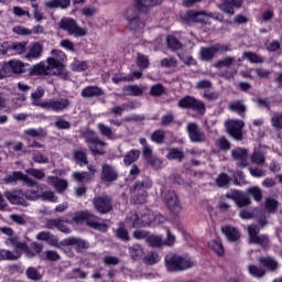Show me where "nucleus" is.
I'll list each match as a JSON object with an SVG mask.
<instances>
[{"label": "nucleus", "mask_w": 282, "mask_h": 282, "mask_svg": "<svg viewBox=\"0 0 282 282\" xmlns=\"http://www.w3.org/2000/svg\"><path fill=\"white\" fill-rule=\"evenodd\" d=\"M166 41H167V47L169 50H172V52H177V50H182V42H180L177 37L173 35H169L166 37Z\"/></svg>", "instance_id": "nucleus-48"}, {"label": "nucleus", "mask_w": 282, "mask_h": 282, "mask_svg": "<svg viewBox=\"0 0 282 282\" xmlns=\"http://www.w3.org/2000/svg\"><path fill=\"white\" fill-rule=\"evenodd\" d=\"M73 220L76 224H83L85 221L88 228H93V230H98L99 232H107L109 230L107 224L100 223V218L87 209L75 213Z\"/></svg>", "instance_id": "nucleus-6"}, {"label": "nucleus", "mask_w": 282, "mask_h": 282, "mask_svg": "<svg viewBox=\"0 0 282 282\" xmlns=\"http://www.w3.org/2000/svg\"><path fill=\"white\" fill-rule=\"evenodd\" d=\"M223 235H225L227 241L230 243H237L239 239H241V234H239V229L232 227V226H225L221 228Z\"/></svg>", "instance_id": "nucleus-27"}, {"label": "nucleus", "mask_w": 282, "mask_h": 282, "mask_svg": "<svg viewBox=\"0 0 282 282\" xmlns=\"http://www.w3.org/2000/svg\"><path fill=\"white\" fill-rule=\"evenodd\" d=\"M147 243L151 248H162V246H164V240L162 239V236L151 235L147 237Z\"/></svg>", "instance_id": "nucleus-43"}, {"label": "nucleus", "mask_w": 282, "mask_h": 282, "mask_svg": "<svg viewBox=\"0 0 282 282\" xmlns=\"http://www.w3.org/2000/svg\"><path fill=\"white\" fill-rule=\"evenodd\" d=\"M231 50L230 44H215L208 47H202L199 52L200 61L210 63L215 58V55L231 52Z\"/></svg>", "instance_id": "nucleus-11"}, {"label": "nucleus", "mask_w": 282, "mask_h": 282, "mask_svg": "<svg viewBox=\"0 0 282 282\" xmlns=\"http://www.w3.org/2000/svg\"><path fill=\"white\" fill-rule=\"evenodd\" d=\"M151 140L154 144H164V140H166V132H164V130H154L151 134Z\"/></svg>", "instance_id": "nucleus-46"}, {"label": "nucleus", "mask_w": 282, "mask_h": 282, "mask_svg": "<svg viewBox=\"0 0 282 282\" xmlns=\"http://www.w3.org/2000/svg\"><path fill=\"white\" fill-rule=\"evenodd\" d=\"M98 129L101 135H105L108 140H113V130L105 123H98Z\"/></svg>", "instance_id": "nucleus-56"}, {"label": "nucleus", "mask_w": 282, "mask_h": 282, "mask_svg": "<svg viewBox=\"0 0 282 282\" xmlns=\"http://www.w3.org/2000/svg\"><path fill=\"white\" fill-rule=\"evenodd\" d=\"M39 241H48L51 246H58V237L50 231H40L36 236Z\"/></svg>", "instance_id": "nucleus-33"}, {"label": "nucleus", "mask_w": 282, "mask_h": 282, "mask_svg": "<svg viewBox=\"0 0 282 282\" xmlns=\"http://www.w3.org/2000/svg\"><path fill=\"white\" fill-rule=\"evenodd\" d=\"M48 10H67L72 6V0H50L44 3Z\"/></svg>", "instance_id": "nucleus-31"}, {"label": "nucleus", "mask_w": 282, "mask_h": 282, "mask_svg": "<svg viewBox=\"0 0 282 282\" xmlns=\"http://www.w3.org/2000/svg\"><path fill=\"white\" fill-rule=\"evenodd\" d=\"M202 17H210L206 11H195V10H188L183 17L182 22L185 25H191L192 23H202L203 25H206V20Z\"/></svg>", "instance_id": "nucleus-16"}, {"label": "nucleus", "mask_w": 282, "mask_h": 282, "mask_svg": "<svg viewBox=\"0 0 282 282\" xmlns=\"http://www.w3.org/2000/svg\"><path fill=\"white\" fill-rule=\"evenodd\" d=\"M100 96H105V90L98 86H86L82 90L83 98H100Z\"/></svg>", "instance_id": "nucleus-30"}, {"label": "nucleus", "mask_w": 282, "mask_h": 282, "mask_svg": "<svg viewBox=\"0 0 282 282\" xmlns=\"http://www.w3.org/2000/svg\"><path fill=\"white\" fill-rule=\"evenodd\" d=\"M264 208L270 215H273L279 210V200L272 197H267L264 200Z\"/></svg>", "instance_id": "nucleus-39"}, {"label": "nucleus", "mask_w": 282, "mask_h": 282, "mask_svg": "<svg viewBox=\"0 0 282 282\" xmlns=\"http://www.w3.org/2000/svg\"><path fill=\"white\" fill-rule=\"evenodd\" d=\"M116 237L117 239H120V241H131V238L129 237V230L124 228V225H121L119 228H117Z\"/></svg>", "instance_id": "nucleus-52"}, {"label": "nucleus", "mask_w": 282, "mask_h": 282, "mask_svg": "<svg viewBox=\"0 0 282 282\" xmlns=\"http://www.w3.org/2000/svg\"><path fill=\"white\" fill-rule=\"evenodd\" d=\"M66 246H76V252H83L84 250H89V241L80 238H67L65 239Z\"/></svg>", "instance_id": "nucleus-29"}, {"label": "nucleus", "mask_w": 282, "mask_h": 282, "mask_svg": "<svg viewBox=\"0 0 282 282\" xmlns=\"http://www.w3.org/2000/svg\"><path fill=\"white\" fill-rule=\"evenodd\" d=\"M46 72L48 69H55V76H59L62 80H69V72L65 69V65L63 64V62L57 61L54 57H48L46 59Z\"/></svg>", "instance_id": "nucleus-15"}, {"label": "nucleus", "mask_w": 282, "mask_h": 282, "mask_svg": "<svg viewBox=\"0 0 282 282\" xmlns=\"http://www.w3.org/2000/svg\"><path fill=\"white\" fill-rule=\"evenodd\" d=\"M129 254L133 261H138L143 254L142 247L140 245H133L129 248Z\"/></svg>", "instance_id": "nucleus-54"}, {"label": "nucleus", "mask_w": 282, "mask_h": 282, "mask_svg": "<svg viewBox=\"0 0 282 282\" xmlns=\"http://www.w3.org/2000/svg\"><path fill=\"white\" fill-rule=\"evenodd\" d=\"M258 263L267 272H276L279 270V261L272 258V256H262L258 258Z\"/></svg>", "instance_id": "nucleus-23"}, {"label": "nucleus", "mask_w": 282, "mask_h": 282, "mask_svg": "<svg viewBox=\"0 0 282 282\" xmlns=\"http://www.w3.org/2000/svg\"><path fill=\"white\" fill-rule=\"evenodd\" d=\"M184 158V151L177 148H171L166 154L167 160H177L178 162H182Z\"/></svg>", "instance_id": "nucleus-42"}, {"label": "nucleus", "mask_w": 282, "mask_h": 282, "mask_svg": "<svg viewBox=\"0 0 282 282\" xmlns=\"http://www.w3.org/2000/svg\"><path fill=\"white\" fill-rule=\"evenodd\" d=\"M123 91H128L129 96H142V94H144V90L142 89V87L138 85L124 86Z\"/></svg>", "instance_id": "nucleus-53"}, {"label": "nucleus", "mask_w": 282, "mask_h": 282, "mask_svg": "<svg viewBox=\"0 0 282 282\" xmlns=\"http://www.w3.org/2000/svg\"><path fill=\"white\" fill-rule=\"evenodd\" d=\"M26 70H29V76H45L47 74V68L43 62L26 66Z\"/></svg>", "instance_id": "nucleus-32"}, {"label": "nucleus", "mask_w": 282, "mask_h": 282, "mask_svg": "<svg viewBox=\"0 0 282 282\" xmlns=\"http://www.w3.org/2000/svg\"><path fill=\"white\" fill-rule=\"evenodd\" d=\"M73 158L76 164H79V166H87V164H89V161L87 160V153L83 150H75L73 152Z\"/></svg>", "instance_id": "nucleus-37"}, {"label": "nucleus", "mask_w": 282, "mask_h": 282, "mask_svg": "<svg viewBox=\"0 0 282 282\" xmlns=\"http://www.w3.org/2000/svg\"><path fill=\"white\" fill-rule=\"evenodd\" d=\"M118 177H120V174L118 173V170L113 167V165L105 163L101 166L100 180L102 184H113V182H118Z\"/></svg>", "instance_id": "nucleus-18"}, {"label": "nucleus", "mask_w": 282, "mask_h": 282, "mask_svg": "<svg viewBox=\"0 0 282 282\" xmlns=\"http://www.w3.org/2000/svg\"><path fill=\"white\" fill-rule=\"evenodd\" d=\"M23 134L25 135V140L30 142V138H36L37 140H43L44 138H47V130L44 128H29L23 131Z\"/></svg>", "instance_id": "nucleus-28"}, {"label": "nucleus", "mask_w": 282, "mask_h": 282, "mask_svg": "<svg viewBox=\"0 0 282 282\" xmlns=\"http://www.w3.org/2000/svg\"><path fill=\"white\" fill-rule=\"evenodd\" d=\"M70 68L73 72H87L89 69V65L85 61L75 59L70 64Z\"/></svg>", "instance_id": "nucleus-50"}, {"label": "nucleus", "mask_w": 282, "mask_h": 282, "mask_svg": "<svg viewBox=\"0 0 282 282\" xmlns=\"http://www.w3.org/2000/svg\"><path fill=\"white\" fill-rule=\"evenodd\" d=\"M208 246L217 257H224L226 254V249L224 248L221 240H212Z\"/></svg>", "instance_id": "nucleus-35"}, {"label": "nucleus", "mask_w": 282, "mask_h": 282, "mask_svg": "<svg viewBox=\"0 0 282 282\" xmlns=\"http://www.w3.org/2000/svg\"><path fill=\"white\" fill-rule=\"evenodd\" d=\"M48 180H51V182H53V185L55 186L56 191H58V193H64V191H67V182L63 178H58L56 176H48Z\"/></svg>", "instance_id": "nucleus-40"}, {"label": "nucleus", "mask_w": 282, "mask_h": 282, "mask_svg": "<svg viewBox=\"0 0 282 282\" xmlns=\"http://www.w3.org/2000/svg\"><path fill=\"white\" fill-rule=\"evenodd\" d=\"M249 236V243L260 246L263 250L270 249V237L267 234H259L260 228L257 225H250L247 228Z\"/></svg>", "instance_id": "nucleus-8"}, {"label": "nucleus", "mask_w": 282, "mask_h": 282, "mask_svg": "<svg viewBox=\"0 0 282 282\" xmlns=\"http://www.w3.org/2000/svg\"><path fill=\"white\" fill-rule=\"evenodd\" d=\"M149 94H150V96H153L154 98H160V96H164V94H166V89L164 88V85L155 84V85L151 86Z\"/></svg>", "instance_id": "nucleus-49"}, {"label": "nucleus", "mask_w": 282, "mask_h": 282, "mask_svg": "<svg viewBox=\"0 0 282 282\" xmlns=\"http://www.w3.org/2000/svg\"><path fill=\"white\" fill-rule=\"evenodd\" d=\"M252 164L263 165L265 164V155L260 151H254L251 155Z\"/></svg>", "instance_id": "nucleus-59"}, {"label": "nucleus", "mask_w": 282, "mask_h": 282, "mask_svg": "<svg viewBox=\"0 0 282 282\" xmlns=\"http://www.w3.org/2000/svg\"><path fill=\"white\" fill-rule=\"evenodd\" d=\"M247 195L252 197L254 202H261L263 199V192L257 186H251L247 189Z\"/></svg>", "instance_id": "nucleus-44"}, {"label": "nucleus", "mask_w": 282, "mask_h": 282, "mask_svg": "<svg viewBox=\"0 0 282 282\" xmlns=\"http://www.w3.org/2000/svg\"><path fill=\"white\" fill-rule=\"evenodd\" d=\"M216 144L220 151H230V141L226 139V137H220L217 141Z\"/></svg>", "instance_id": "nucleus-63"}, {"label": "nucleus", "mask_w": 282, "mask_h": 282, "mask_svg": "<svg viewBox=\"0 0 282 282\" xmlns=\"http://www.w3.org/2000/svg\"><path fill=\"white\" fill-rule=\"evenodd\" d=\"M25 173H28V175H31V177H34L35 180H44L45 178L44 170L30 167V169L25 170Z\"/></svg>", "instance_id": "nucleus-55"}, {"label": "nucleus", "mask_w": 282, "mask_h": 282, "mask_svg": "<svg viewBox=\"0 0 282 282\" xmlns=\"http://www.w3.org/2000/svg\"><path fill=\"white\" fill-rule=\"evenodd\" d=\"M250 276H253V279H263L265 275V269L263 267H257L256 264H249L247 268Z\"/></svg>", "instance_id": "nucleus-38"}, {"label": "nucleus", "mask_w": 282, "mask_h": 282, "mask_svg": "<svg viewBox=\"0 0 282 282\" xmlns=\"http://www.w3.org/2000/svg\"><path fill=\"white\" fill-rule=\"evenodd\" d=\"M231 180L232 178H230L228 174L220 173L216 177V185L218 186V188H228V186H230Z\"/></svg>", "instance_id": "nucleus-41"}, {"label": "nucleus", "mask_w": 282, "mask_h": 282, "mask_svg": "<svg viewBox=\"0 0 282 282\" xmlns=\"http://www.w3.org/2000/svg\"><path fill=\"white\" fill-rule=\"evenodd\" d=\"M7 241H8V243H11L12 246H15V248L18 250H22L23 252H25V254H28V257H34V253L32 252V250L30 249L28 243L17 242V238H14L12 236Z\"/></svg>", "instance_id": "nucleus-34"}, {"label": "nucleus", "mask_w": 282, "mask_h": 282, "mask_svg": "<svg viewBox=\"0 0 282 282\" xmlns=\"http://www.w3.org/2000/svg\"><path fill=\"white\" fill-rule=\"evenodd\" d=\"M149 188H153V181L149 176H143L142 180H138L131 187L130 193L132 194L130 198L131 204H147L149 199Z\"/></svg>", "instance_id": "nucleus-4"}, {"label": "nucleus", "mask_w": 282, "mask_h": 282, "mask_svg": "<svg viewBox=\"0 0 282 282\" xmlns=\"http://www.w3.org/2000/svg\"><path fill=\"white\" fill-rule=\"evenodd\" d=\"M93 208L98 215H109L113 210V199L109 195L95 196Z\"/></svg>", "instance_id": "nucleus-10"}, {"label": "nucleus", "mask_w": 282, "mask_h": 282, "mask_svg": "<svg viewBox=\"0 0 282 282\" xmlns=\"http://www.w3.org/2000/svg\"><path fill=\"white\" fill-rule=\"evenodd\" d=\"M229 110L238 113V116H243L246 113V106L241 101L236 100L229 104Z\"/></svg>", "instance_id": "nucleus-45"}, {"label": "nucleus", "mask_w": 282, "mask_h": 282, "mask_svg": "<svg viewBox=\"0 0 282 282\" xmlns=\"http://www.w3.org/2000/svg\"><path fill=\"white\" fill-rule=\"evenodd\" d=\"M235 63V57L227 56L224 59H219L215 63V67L217 69H221L223 67H230Z\"/></svg>", "instance_id": "nucleus-58"}, {"label": "nucleus", "mask_w": 282, "mask_h": 282, "mask_svg": "<svg viewBox=\"0 0 282 282\" xmlns=\"http://www.w3.org/2000/svg\"><path fill=\"white\" fill-rule=\"evenodd\" d=\"M227 199H232V202H235L236 206H238V208H246L248 206L252 205V199H250V197L243 195L241 192L239 191H235L234 193H227L226 194Z\"/></svg>", "instance_id": "nucleus-20"}, {"label": "nucleus", "mask_w": 282, "mask_h": 282, "mask_svg": "<svg viewBox=\"0 0 282 282\" xmlns=\"http://www.w3.org/2000/svg\"><path fill=\"white\" fill-rule=\"evenodd\" d=\"M28 52V42H2L0 45V54L2 56H19Z\"/></svg>", "instance_id": "nucleus-9"}, {"label": "nucleus", "mask_w": 282, "mask_h": 282, "mask_svg": "<svg viewBox=\"0 0 282 282\" xmlns=\"http://www.w3.org/2000/svg\"><path fill=\"white\" fill-rule=\"evenodd\" d=\"M245 56L250 63H263V58L257 55V53L246 52Z\"/></svg>", "instance_id": "nucleus-64"}, {"label": "nucleus", "mask_w": 282, "mask_h": 282, "mask_svg": "<svg viewBox=\"0 0 282 282\" xmlns=\"http://www.w3.org/2000/svg\"><path fill=\"white\" fill-rule=\"evenodd\" d=\"M32 160L36 164H47L50 162V159L45 154L41 153L40 151H36L33 153Z\"/></svg>", "instance_id": "nucleus-60"}, {"label": "nucleus", "mask_w": 282, "mask_h": 282, "mask_svg": "<svg viewBox=\"0 0 282 282\" xmlns=\"http://www.w3.org/2000/svg\"><path fill=\"white\" fill-rule=\"evenodd\" d=\"M57 25L59 30L67 32L69 36H75V39L87 36V29L79 26L74 18L63 17Z\"/></svg>", "instance_id": "nucleus-7"}, {"label": "nucleus", "mask_w": 282, "mask_h": 282, "mask_svg": "<svg viewBox=\"0 0 282 282\" xmlns=\"http://www.w3.org/2000/svg\"><path fill=\"white\" fill-rule=\"evenodd\" d=\"M149 65H151V62L149 61V56L138 53L137 54V66L140 69H149Z\"/></svg>", "instance_id": "nucleus-47"}, {"label": "nucleus", "mask_w": 282, "mask_h": 282, "mask_svg": "<svg viewBox=\"0 0 282 282\" xmlns=\"http://www.w3.org/2000/svg\"><path fill=\"white\" fill-rule=\"evenodd\" d=\"M187 135L191 142H206V134L195 122L187 124Z\"/></svg>", "instance_id": "nucleus-19"}, {"label": "nucleus", "mask_w": 282, "mask_h": 282, "mask_svg": "<svg viewBox=\"0 0 282 282\" xmlns=\"http://www.w3.org/2000/svg\"><path fill=\"white\" fill-rule=\"evenodd\" d=\"M2 182L4 184L12 185H17L19 184V182H22L24 186L31 188L30 191L24 192L28 193L29 202H35V199H41V195L43 194V189L41 188V185H39V182L30 178V176L21 171H13L11 174L3 177Z\"/></svg>", "instance_id": "nucleus-3"}, {"label": "nucleus", "mask_w": 282, "mask_h": 282, "mask_svg": "<svg viewBox=\"0 0 282 282\" xmlns=\"http://www.w3.org/2000/svg\"><path fill=\"white\" fill-rule=\"evenodd\" d=\"M153 6V0H135L134 7L128 8L124 12V19L128 21V28L132 32L144 30L147 23L140 19L141 12H149Z\"/></svg>", "instance_id": "nucleus-2"}, {"label": "nucleus", "mask_w": 282, "mask_h": 282, "mask_svg": "<svg viewBox=\"0 0 282 282\" xmlns=\"http://www.w3.org/2000/svg\"><path fill=\"white\" fill-rule=\"evenodd\" d=\"M147 162L151 165L152 169H154V171H160V169H162L164 165V161L158 156H152V159Z\"/></svg>", "instance_id": "nucleus-62"}, {"label": "nucleus", "mask_w": 282, "mask_h": 282, "mask_svg": "<svg viewBox=\"0 0 282 282\" xmlns=\"http://www.w3.org/2000/svg\"><path fill=\"white\" fill-rule=\"evenodd\" d=\"M86 142L93 153V155H105V151L98 150L96 147H107V143L98 137H89Z\"/></svg>", "instance_id": "nucleus-26"}, {"label": "nucleus", "mask_w": 282, "mask_h": 282, "mask_svg": "<svg viewBox=\"0 0 282 282\" xmlns=\"http://www.w3.org/2000/svg\"><path fill=\"white\" fill-rule=\"evenodd\" d=\"M177 106L180 109H192V111H196L197 113H206V104L193 96L187 95L181 98Z\"/></svg>", "instance_id": "nucleus-12"}, {"label": "nucleus", "mask_w": 282, "mask_h": 282, "mask_svg": "<svg viewBox=\"0 0 282 282\" xmlns=\"http://www.w3.org/2000/svg\"><path fill=\"white\" fill-rule=\"evenodd\" d=\"M54 127H56L58 131H63V130L72 129V123L63 119V117H57L54 123Z\"/></svg>", "instance_id": "nucleus-57"}, {"label": "nucleus", "mask_w": 282, "mask_h": 282, "mask_svg": "<svg viewBox=\"0 0 282 282\" xmlns=\"http://www.w3.org/2000/svg\"><path fill=\"white\" fill-rule=\"evenodd\" d=\"M45 96V89L39 86L35 91L31 94L33 107H41L45 111H54V113H61L66 109H69L72 101L67 98H51L44 101H40Z\"/></svg>", "instance_id": "nucleus-1"}, {"label": "nucleus", "mask_w": 282, "mask_h": 282, "mask_svg": "<svg viewBox=\"0 0 282 282\" xmlns=\"http://www.w3.org/2000/svg\"><path fill=\"white\" fill-rule=\"evenodd\" d=\"M195 265V261L188 257L177 253H167L164 257V267L167 272H184L191 270Z\"/></svg>", "instance_id": "nucleus-5"}, {"label": "nucleus", "mask_w": 282, "mask_h": 282, "mask_svg": "<svg viewBox=\"0 0 282 282\" xmlns=\"http://www.w3.org/2000/svg\"><path fill=\"white\" fill-rule=\"evenodd\" d=\"M139 159L140 150L132 149L124 155L123 163L126 164V166H131V164H133V162H138Z\"/></svg>", "instance_id": "nucleus-36"}, {"label": "nucleus", "mask_w": 282, "mask_h": 282, "mask_svg": "<svg viewBox=\"0 0 282 282\" xmlns=\"http://www.w3.org/2000/svg\"><path fill=\"white\" fill-rule=\"evenodd\" d=\"M26 276L30 279V281H41V273L36 268L30 267L26 270Z\"/></svg>", "instance_id": "nucleus-61"}, {"label": "nucleus", "mask_w": 282, "mask_h": 282, "mask_svg": "<svg viewBox=\"0 0 282 282\" xmlns=\"http://www.w3.org/2000/svg\"><path fill=\"white\" fill-rule=\"evenodd\" d=\"M43 56V46L40 42H33L29 46V52L25 55L26 61H39Z\"/></svg>", "instance_id": "nucleus-25"}, {"label": "nucleus", "mask_w": 282, "mask_h": 282, "mask_svg": "<svg viewBox=\"0 0 282 282\" xmlns=\"http://www.w3.org/2000/svg\"><path fill=\"white\" fill-rule=\"evenodd\" d=\"M271 124L275 131H282V112H274L271 117Z\"/></svg>", "instance_id": "nucleus-51"}, {"label": "nucleus", "mask_w": 282, "mask_h": 282, "mask_svg": "<svg viewBox=\"0 0 282 282\" xmlns=\"http://www.w3.org/2000/svg\"><path fill=\"white\" fill-rule=\"evenodd\" d=\"M166 208L173 213V215H180L182 213V204H180V197L175 191H167L164 196Z\"/></svg>", "instance_id": "nucleus-17"}, {"label": "nucleus", "mask_w": 282, "mask_h": 282, "mask_svg": "<svg viewBox=\"0 0 282 282\" xmlns=\"http://www.w3.org/2000/svg\"><path fill=\"white\" fill-rule=\"evenodd\" d=\"M243 6V0H227L218 6L219 11L229 17H235V10H240Z\"/></svg>", "instance_id": "nucleus-21"}, {"label": "nucleus", "mask_w": 282, "mask_h": 282, "mask_svg": "<svg viewBox=\"0 0 282 282\" xmlns=\"http://www.w3.org/2000/svg\"><path fill=\"white\" fill-rule=\"evenodd\" d=\"M30 64H24L21 61L11 59L4 64L3 69H11L13 74H25Z\"/></svg>", "instance_id": "nucleus-24"}, {"label": "nucleus", "mask_w": 282, "mask_h": 282, "mask_svg": "<svg viewBox=\"0 0 282 282\" xmlns=\"http://www.w3.org/2000/svg\"><path fill=\"white\" fill-rule=\"evenodd\" d=\"M245 127L246 123L241 119H230L225 123L228 135H230V138H234V140H237V142H241V140H243Z\"/></svg>", "instance_id": "nucleus-13"}, {"label": "nucleus", "mask_w": 282, "mask_h": 282, "mask_svg": "<svg viewBox=\"0 0 282 282\" xmlns=\"http://www.w3.org/2000/svg\"><path fill=\"white\" fill-rule=\"evenodd\" d=\"M231 158L237 162V166L246 169L248 166V150L243 148H235L231 150Z\"/></svg>", "instance_id": "nucleus-22"}, {"label": "nucleus", "mask_w": 282, "mask_h": 282, "mask_svg": "<svg viewBox=\"0 0 282 282\" xmlns=\"http://www.w3.org/2000/svg\"><path fill=\"white\" fill-rule=\"evenodd\" d=\"M4 197L13 206H29L28 192H23V189L7 191Z\"/></svg>", "instance_id": "nucleus-14"}]
</instances>
